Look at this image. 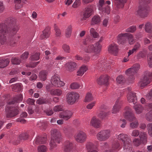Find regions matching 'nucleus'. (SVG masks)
<instances>
[{
  "mask_svg": "<svg viewBox=\"0 0 152 152\" xmlns=\"http://www.w3.org/2000/svg\"><path fill=\"white\" fill-rule=\"evenodd\" d=\"M23 100L22 95L21 94H19L18 96L14 97L12 100L10 101L8 104H12L15 103L19 102Z\"/></svg>",
  "mask_w": 152,
  "mask_h": 152,
  "instance_id": "nucleus-29",
  "label": "nucleus"
},
{
  "mask_svg": "<svg viewBox=\"0 0 152 152\" xmlns=\"http://www.w3.org/2000/svg\"><path fill=\"white\" fill-rule=\"evenodd\" d=\"M101 21L100 17L99 15H95L92 18L91 24L94 25L100 23Z\"/></svg>",
  "mask_w": 152,
  "mask_h": 152,
  "instance_id": "nucleus-36",
  "label": "nucleus"
},
{
  "mask_svg": "<svg viewBox=\"0 0 152 152\" xmlns=\"http://www.w3.org/2000/svg\"><path fill=\"white\" fill-rule=\"evenodd\" d=\"M126 81L125 79L122 75L118 76L116 78L117 82L119 84H123Z\"/></svg>",
  "mask_w": 152,
  "mask_h": 152,
  "instance_id": "nucleus-47",
  "label": "nucleus"
},
{
  "mask_svg": "<svg viewBox=\"0 0 152 152\" xmlns=\"http://www.w3.org/2000/svg\"><path fill=\"white\" fill-rule=\"evenodd\" d=\"M96 104V102L94 101L89 103L86 106V108L88 109L91 110L94 106Z\"/></svg>",
  "mask_w": 152,
  "mask_h": 152,
  "instance_id": "nucleus-63",
  "label": "nucleus"
},
{
  "mask_svg": "<svg viewBox=\"0 0 152 152\" xmlns=\"http://www.w3.org/2000/svg\"><path fill=\"white\" fill-rule=\"evenodd\" d=\"M54 28L55 32V35L56 36V37H61V33L60 29L56 24L54 25Z\"/></svg>",
  "mask_w": 152,
  "mask_h": 152,
  "instance_id": "nucleus-43",
  "label": "nucleus"
},
{
  "mask_svg": "<svg viewBox=\"0 0 152 152\" xmlns=\"http://www.w3.org/2000/svg\"><path fill=\"white\" fill-rule=\"evenodd\" d=\"M72 31V27L71 25H69L66 30L65 35L66 37L69 38L71 35Z\"/></svg>",
  "mask_w": 152,
  "mask_h": 152,
  "instance_id": "nucleus-39",
  "label": "nucleus"
},
{
  "mask_svg": "<svg viewBox=\"0 0 152 152\" xmlns=\"http://www.w3.org/2000/svg\"><path fill=\"white\" fill-rule=\"evenodd\" d=\"M37 150L38 152H46L47 148L45 145H39L37 148Z\"/></svg>",
  "mask_w": 152,
  "mask_h": 152,
  "instance_id": "nucleus-51",
  "label": "nucleus"
},
{
  "mask_svg": "<svg viewBox=\"0 0 152 152\" xmlns=\"http://www.w3.org/2000/svg\"><path fill=\"white\" fill-rule=\"evenodd\" d=\"M93 12L92 8L91 6L88 7L85 9L83 13V18L84 19L89 18L92 15Z\"/></svg>",
  "mask_w": 152,
  "mask_h": 152,
  "instance_id": "nucleus-26",
  "label": "nucleus"
},
{
  "mask_svg": "<svg viewBox=\"0 0 152 152\" xmlns=\"http://www.w3.org/2000/svg\"><path fill=\"white\" fill-rule=\"evenodd\" d=\"M10 61L8 59H0V67L4 68L6 67L9 64Z\"/></svg>",
  "mask_w": 152,
  "mask_h": 152,
  "instance_id": "nucleus-37",
  "label": "nucleus"
},
{
  "mask_svg": "<svg viewBox=\"0 0 152 152\" xmlns=\"http://www.w3.org/2000/svg\"><path fill=\"white\" fill-rule=\"evenodd\" d=\"M50 28L49 27H46L42 31V34L40 36V39H43L45 38H47L49 36L50 34Z\"/></svg>",
  "mask_w": 152,
  "mask_h": 152,
  "instance_id": "nucleus-24",
  "label": "nucleus"
},
{
  "mask_svg": "<svg viewBox=\"0 0 152 152\" xmlns=\"http://www.w3.org/2000/svg\"><path fill=\"white\" fill-rule=\"evenodd\" d=\"M8 28L5 23L0 24V46L3 45L7 41V34Z\"/></svg>",
  "mask_w": 152,
  "mask_h": 152,
  "instance_id": "nucleus-4",
  "label": "nucleus"
},
{
  "mask_svg": "<svg viewBox=\"0 0 152 152\" xmlns=\"http://www.w3.org/2000/svg\"><path fill=\"white\" fill-rule=\"evenodd\" d=\"M110 113V112L106 113L103 111H101L98 114L97 116L100 118H104L107 115H108Z\"/></svg>",
  "mask_w": 152,
  "mask_h": 152,
  "instance_id": "nucleus-50",
  "label": "nucleus"
},
{
  "mask_svg": "<svg viewBox=\"0 0 152 152\" xmlns=\"http://www.w3.org/2000/svg\"><path fill=\"white\" fill-rule=\"evenodd\" d=\"M111 136V131L109 129L101 130L96 135L97 139L100 141H104L108 140Z\"/></svg>",
  "mask_w": 152,
  "mask_h": 152,
  "instance_id": "nucleus-5",
  "label": "nucleus"
},
{
  "mask_svg": "<svg viewBox=\"0 0 152 152\" xmlns=\"http://www.w3.org/2000/svg\"><path fill=\"white\" fill-rule=\"evenodd\" d=\"M63 106L61 105H58L55 106L53 108L54 112H59L62 111L63 110Z\"/></svg>",
  "mask_w": 152,
  "mask_h": 152,
  "instance_id": "nucleus-61",
  "label": "nucleus"
},
{
  "mask_svg": "<svg viewBox=\"0 0 152 152\" xmlns=\"http://www.w3.org/2000/svg\"><path fill=\"white\" fill-rule=\"evenodd\" d=\"M94 99V97L91 94L88 93H87L84 100L85 102H89Z\"/></svg>",
  "mask_w": 152,
  "mask_h": 152,
  "instance_id": "nucleus-44",
  "label": "nucleus"
},
{
  "mask_svg": "<svg viewBox=\"0 0 152 152\" xmlns=\"http://www.w3.org/2000/svg\"><path fill=\"white\" fill-rule=\"evenodd\" d=\"M11 62L13 64H19L21 62L19 58H12L11 59Z\"/></svg>",
  "mask_w": 152,
  "mask_h": 152,
  "instance_id": "nucleus-56",
  "label": "nucleus"
},
{
  "mask_svg": "<svg viewBox=\"0 0 152 152\" xmlns=\"http://www.w3.org/2000/svg\"><path fill=\"white\" fill-rule=\"evenodd\" d=\"M145 30L148 33L152 31V24L150 22H147L145 25Z\"/></svg>",
  "mask_w": 152,
  "mask_h": 152,
  "instance_id": "nucleus-38",
  "label": "nucleus"
},
{
  "mask_svg": "<svg viewBox=\"0 0 152 152\" xmlns=\"http://www.w3.org/2000/svg\"><path fill=\"white\" fill-rule=\"evenodd\" d=\"M133 144L135 146H138L142 142L139 138L134 139L132 142Z\"/></svg>",
  "mask_w": 152,
  "mask_h": 152,
  "instance_id": "nucleus-57",
  "label": "nucleus"
},
{
  "mask_svg": "<svg viewBox=\"0 0 152 152\" xmlns=\"http://www.w3.org/2000/svg\"><path fill=\"white\" fill-rule=\"evenodd\" d=\"M127 33H121L119 34L117 36V40L119 43L123 44L126 43V36Z\"/></svg>",
  "mask_w": 152,
  "mask_h": 152,
  "instance_id": "nucleus-22",
  "label": "nucleus"
},
{
  "mask_svg": "<svg viewBox=\"0 0 152 152\" xmlns=\"http://www.w3.org/2000/svg\"><path fill=\"white\" fill-rule=\"evenodd\" d=\"M36 103L39 105H41L43 104H50L51 101L49 99H46L43 98H40L37 100Z\"/></svg>",
  "mask_w": 152,
  "mask_h": 152,
  "instance_id": "nucleus-34",
  "label": "nucleus"
},
{
  "mask_svg": "<svg viewBox=\"0 0 152 152\" xmlns=\"http://www.w3.org/2000/svg\"><path fill=\"white\" fill-rule=\"evenodd\" d=\"M103 37H101L99 41L96 43L95 44V45H96V46L97 48L99 50V51L101 52V48H102V45H101L100 43L102 42L103 40Z\"/></svg>",
  "mask_w": 152,
  "mask_h": 152,
  "instance_id": "nucleus-53",
  "label": "nucleus"
},
{
  "mask_svg": "<svg viewBox=\"0 0 152 152\" xmlns=\"http://www.w3.org/2000/svg\"><path fill=\"white\" fill-rule=\"evenodd\" d=\"M46 138L43 137L37 136L34 141V143L37 145L43 144L46 142Z\"/></svg>",
  "mask_w": 152,
  "mask_h": 152,
  "instance_id": "nucleus-30",
  "label": "nucleus"
},
{
  "mask_svg": "<svg viewBox=\"0 0 152 152\" xmlns=\"http://www.w3.org/2000/svg\"><path fill=\"white\" fill-rule=\"evenodd\" d=\"M151 2V0H139V5L137 13L141 18H144L147 16L148 13L145 5L150 3Z\"/></svg>",
  "mask_w": 152,
  "mask_h": 152,
  "instance_id": "nucleus-3",
  "label": "nucleus"
},
{
  "mask_svg": "<svg viewBox=\"0 0 152 152\" xmlns=\"http://www.w3.org/2000/svg\"><path fill=\"white\" fill-rule=\"evenodd\" d=\"M101 11L103 13L107 15L109 14L110 12V7L109 6L107 5L105 7L102 8V10Z\"/></svg>",
  "mask_w": 152,
  "mask_h": 152,
  "instance_id": "nucleus-54",
  "label": "nucleus"
},
{
  "mask_svg": "<svg viewBox=\"0 0 152 152\" xmlns=\"http://www.w3.org/2000/svg\"><path fill=\"white\" fill-rule=\"evenodd\" d=\"M136 26H132L127 28L126 30V31L127 32L133 33L136 31Z\"/></svg>",
  "mask_w": 152,
  "mask_h": 152,
  "instance_id": "nucleus-58",
  "label": "nucleus"
},
{
  "mask_svg": "<svg viewBox=\"0 0 152 152\" xmlns=\"http://www.w3.org/2000/svg\"><path fill=\"white\" fill-rule=\"evenodd\" d=\"M126 111L124 113L125 118L129 121H133L136 120V118L132 113L129 107H126L125 108Z\"/></svg>",
  "mask_w": 152,
  "mask_h": 152,
  "instance_id": "nucleus-11",
  "label": "nucleus"
},
{
  "mask_svg": "<svg viewBox=\"0 0 152 152\" xmlns=\"http://www.w3.org/2000/svg\"><path fill=\"white\" fill-rule=\"evenodd\" d=\"M123 102L122 100L119 97L116 100L115 103L113 106L111 110L112 114H116L120 111L121 106H122Z\"/></svg>",
  "mask_w": 152,
  "mask_h": 152,
  "instance_id": "nucleus-13",
  "label": "nucleus"
},
{
  "mask_svg": "<svg viewBox=\"0 0 152 152\" xmlns=\"http://www.w3.org/2000/svg\"><path fill=\"white\" fill-rule=\"evenodd\" d=\"M50 82L52 84L56 87H60L65 85V83L61 80L60 77L57 74H55L52 77Z\"/></svg>",
  "mask_w": 152,
  "mask_h": 152,
  "instance_id": "nucleus-8",
  "label": "nucleus"
},
{
  "mask_svg": "<svg viewBox=\"0 0 152 152\" xmlns=\"http://www.w3.org/2000/svg\"><path fill=\"white\" fill-rule=\"evenodd\" d=\"M62 48L64 51L67 53L70 52V48L69 46L66 44H64L62 45Z\"/></svg>",
  "mask_w": 152,
  "mask_h": 152,
  "instance_id": "nucleus-64",
  "label": "nucleus"
},
{
  "mask_svg": "<svg viewBox=\"0 0 152 152\" xmlns=\"http://www.w3.org/2000/svg\"><path fill=\"white\" fill-rule=\"evenodd\" d=\"M119 140L122 141L123 143V148L124 149L128 150V151H132V147L131 144L130 138L127 134L122 133L118 136Z\"/></svg>",
  "mask_w": 152,
  "mask_h": 152,
  "instance_id": "nucleus-2",
  "label": "nucleus"
},
{
  "mask_svg": "<svg viewBox=\"0 0 152 152\" xmlns=\"http://www.w3.org/2000/svg\"><path fill=\"white\" fill-rule=\"evenodd\" d=\"M22 89V87L21 84L17 83L13 85L12 86V90L15 92L20 91Z\"/></svg>",
  "mask_w": 152,
  "mask_h": 152,
  "instance_id": "nucleus-42",
  "label": "nucleus"
},
{
  "mask_svg": "<svg viewBox=\"0 0 152 152\" xmlns=\"http://www.w3.org/2000/svg\"><path fill=\"white\" fill-rule=\"evenodd\" d=\"M80 95L79 94L74 92H71L67 95L66 102L69 104H74L79 99Z\"/></svg>",
  "mask_w": 152,
  "mask_h": 152,
  "instance_id": "nucleus-7",
  "label": "nucleus"
},
{
  "mask_svg": "<svg viewBox=\"0 0 152 152\" xmlns=\"http://www.w3.org/2000/svg\"><path fill=\"white\" fill-rule=\"evenodd\" d=\"M134 108L137 114L141 113L143 109L142 107L139 104H137L135 105L134 107Z\"/></svg>",
  "mask_w": 152,
  "mask_h": 152,
  "instance_id": "nucleus-41",
  "label": "nucleus"
},
{
  "mask_svg": "<svg viewBox=\"0 0 152 152\" xmlns=\"http://www.w3.org/2000/svg\"><path fill=\"white\" fill-rule=\"evenodd\" d=\"M85 52L87 53H93L94 55H99L100 51L96 47L95 45H91L85 47L84 48Z\"/></svg>",
  "mask_w": 152,
  "mask_h": 152,
  "instance_id": "nucleus-10",
  "label": "nucleus"
},
{
  "mask_svg": "<svg viewBox=\"0 0 152 152\" xmlns=\"http://www.w3.org/2000/svg\"><path fill=\"white\" fill-rule=\"evenodd\" d=\"M66 66L67 70L70 72H72L77 68V64L73 62H68L66 64Z\"/></svg>",
  "mask_w": 152,
  "mask_h": 152,
  "instance_id": "nucleus-23",
  "label": "nucleus"
},
{
  "mask_svg": "<svg viewBox=\"0 0 152 152\" xmlns=\"http://www.w3.org/2000/svg\"><path fill=\"white\" fill-rule=\"evenodd\" d=\"M140 140L143 144H145L147 142L148 135L146 132H140L139 136Z\"/></svg>",
  "mask_w": 152,
  "mask_h": 152,
  "instance_id": "nucleus-25",
  "label": "nucleus"
},
{
  "mask_svg": "<svg viewBox=\"0 0 152 152\" xmlns=\"http://www.w3.org/2000/svg\"><path fill=\"white\" fill-rule=\"evenodd\" d=\"M127 0H113L114 4L118 8L123 7Z\"/></svg>",
  "mask_w": 152,
  "mask_h": 152,
  "instance_id": "nucleus-31",
  "label": "nucleus"
},
{
  "mask_svg": "<svg viewBox=\"0 0 152 152\" xmlns=\"http://www.w3.org/2000/svg\"><path fill=\"white\" fill-rule=\"evenodd\" d=\"M151 72H145L144 74V77L138 83L140 87L141 88L149 84L152 78L151 76Z\"/></svg>",
  "mask_w": 152,
  "mask_h": 152,
  "instance_id": "nucleus-6",
  "label": "nucleus"
},
{
  "mask_svg": "<svg viewBox=\"0 0 152 152\" xmlns=\"http://www.w3.org/2000/svg\"><path fill=\"white\" fill-rule=\"evenodd\" d=\"M62 131L63 133L66 135L72 134L73 132V129L71 127L68 126L64 127Z\"/></svg>",
  "mask_w": 152,
  "mask_h": 152,
  "instance_id": "nucleus-33",
  "label": "nucleus"
},
{
  "mask_svg": "<svg viewBox=\"0 0 152 152\" xmlns=\"http://www.w3.org/2000/svg\"><path fill=\"white\" fill-rule=\"evenodd\" d=\"M101 121L96 116H93L91 119L90 125L94 128L97 129L101 127Z\"/></svg>",
  "mask_w": 152,
  "mask_h": 152,
  "instance_id": "nucleus-16",
  "label": "nucleus"
},
{
  "mask_svg": "<svg viewBox=\"0 0 152 152\" xmlns=\"http://www.w3.org/2000/svg\"><path fill=\"white\" fill-rule=\"evenodd\" d=\"M112 148L114 150H119L121 148V147L119 142L118 141H115L112 144Z\"/></svg>",
  "mask_w": 152,
  "mask_h": 152,
  "instance_id": "nucleus-48",
  "label": "nucleus"
},
{
  "mask_svg": "<svg viewBox=\"0 0 152 152\" xmlns=\"http://www.w3.org/2000/svg\"><path fill=\"white\" fill-rule=\"evenodd\" d=\"M40 55V54L39 52L33 53L30 58L33 61H37L39 59Z\"/></svg>",
  "mask_w": 152,
  "mask_h": 152,
  "instance_id": "nucleus-46",
  "label": "nucleus"
},
{
  "mask_svg": "<svg viewBox=\"0 0 152 152\" xmlns=\"http://www.w3.org/2000/svg\"><path fill=\"white\" fill-rule=\"evenodd\" d=\"M87 137L86 134L83 131H80L75 136V138L77 142L83 143L86 141Z\"/></svg>",
  "mask_w": 152,
  "mask_h": 152,
  "instance_id": "nucleus-12",
  "label": "nucleus"
},
{
  "mask_svg": "<svg viewBox=\"0 0 152 152\" xmlns=\"http://www.w3.org/2000/svg\"><path fill=\"white\" fill-rule=\"evenodd\" d=\"M128 89L129 91L127 95V100L129 102L136 103L137 100V97L136 95V94L131 91L130 88H128Z\"/></svg>",
  "mask_w": 152,
  "mask_h": 152,
  "instance_id": "nucleus-17",
  "label": "nucleus"
},
{
  "mask_svg": "<svg viewBox=\"0 0 152 152\" xmlns=\"http://www.w3.org/2000/svg\"><path fill=\"white\" fill-rule=\"evenodd\" d=\"M51 140L50 142V149L52 151L57 147V144H59L62 141V135L58 129H53L50 131Z\"/></svg>",
  "mask_w": 152,
  "mask_h": 152,
  "instance_id": "nucleus-1",
  "label": "nucleus"
},
{
  "mask_svg": "<svg viewBox=\"0 0 152 152\" xmlns=\"http://www.w3.org/2000/svg\"><path fill=\"white\" fill-rule=\"evenodd\" d=\"M147 58L148 64L150 67H152V53L148 54Z\"/></svg>",
  "mask_w": 152,
  "mask_h": 152,
  "instance_id": "nucleus-62",
  "label": "nucleus"
},
{
  "mask_svg": "<svg viewBox=\"0 0 152 152\" xmlns=\"http://www.w3.org/2000/svg\"><path fill=\"white\" fill-rule=\"evenodd\" d=\"M108 51L110 54L114 56L116 55L118 51V45L115 43L110 44L108 47Z\"/></svg>",
  "mask_w": 152,
  "mask_h": 152,
  "instance_id": "nucleus-18",
  "label": "nucleus"
},
{
  "mask_svg": "<svg viewBox=\"0 0 152 152\" xmlns=\"http://www.w3.org/2000/svg\"><path fill=\"white\" fill-rule=\"evenodd\" d=\"M97 146L91 142H88L86 145V148L87 152H98L96 149Z\"/></svg>",
  "mask_w": 152,
  "mask_h": 152,
  "instance_id": "nucleus-19",
  "label": "nucleus"
},
{
  "mask_svg": "<svg viewBox=\"0 0 152 152\" xmlns=\"http://www.w3.org/2000/svg\"><path fill=\"white\" fill-rule=\"evenodd\" d=\"M80 86V85L78 83L74 82L70 84V88L72 89H76L79 88Z\"/></svg>",
  "mask_w": 152,
  "mask_h": 152,
  "instance_id": "nucleus-55",
  "label": "nucleus"
},
{
  "mask_svg": "<svg viewBox=\"0 0 152 152\" xmlns=\"http://www.w3.org/2000/svg\"><path fill=\"white\" fill-rule=\"evenodd\" d=\"M28 137L29 135L27 133H23L19 135L18 138L20 140H27Z\"/></svg>",
  "mask_w": 152,
  "mask_h": 152,
  "instance_id": "nucleus-49",
  "label": "nucleus"
},
{
  "mask_svg": "<svg viewBox=\"0 0 152 152\" xmlns=\"http://www.w3.org/2000/svg\"><path fill=\"white\" fill-rule=\"evenodd\" d=\"M88 69V67L85 65L82 66L79 69L77 72V75L78 76H82Z\"/></svg>",
  "mask_w": 152,
  "mask_h": 152,
  "instance_id": "nucleus-32",
  "label": "nucleus"
},
{
  "mask_svg": "<svg viewBox=\"0 0 152 152\" xmlns=\"http://www.w3.org/2000/svg\"><path fill=\"white\" fill-rule=\"evenodd\" d=\"M73 144L68 140L65 141L64 143V151L65 152H69L72 149Z\"/></svg>",
  "mask_w": 152,
  "mask_h": 152,
  "instance_id": "nucleus-21",
  "label": "nucleus"
},
{
  "mask_svg": "<svg viewBox=\"0 0 152 152\" xmlns=\"http://www.w3.org/2000/svg\"><path fill=\"white\" fill-rule=\"evenodd\" d=\"M72 114L73 113L72 111L66 110L65 111V114H60L59 115V117L65 120H67L71 118Z\"/></svg>",
  "mask_w": 152,
  "mask_h": 152,
  "instance_id": "nucleus-27",
  "label": "nucleus"
},
{
  "mask_svg": "<svg viewBox=\"0 0 152 152\" xmlns=\"http://www.w3.org/2000/svg\"><path fill=\"white\" fill-rule=\"evenodd\" d=\"M140 66L138 64H135L125 72L127 75H134L137 73L140 69Z\"/></svg>",
  "mask_w": 152,
  "mask_h": 152,
  "instance_id": "nucleus-14",
  "label": "nucleus"
},
{
  "mask_svg": "<svg viewBox=\"0 0 152 152\" xmlns=\"http://www.w3.org/2000/svg\"><path fill=\"white\" fill-rule=\"evenodd\" d=\"M48 74V72L47 70H42L39 73V77L41 80L44 81L47 79Z\"/></svg>",
  "mask_w": 152,
  "mask_h": 152,
  "instance_id": "nucleus-35",
  "label": "nucleus"
},
{
  "mask_svg": "<svg viewBox=\"0 0 152 152\" xmlns=\"http://www.w3.org/2000/svg\"><path fill=\"white\" fill-rule=\"evenodd\" d=\"M6 116L7 118H12L15 117L19 113V110L18 108L11 107L7 106L5 110Z\"/></svg>",
  "mask_w": 152,
  "mask_h": 152,
  "instance_id": "nucleus-9",
  "label": "nucleus"
},
{
  "mask_svg": "<svg viewBox=\"0 0 152 152\" xmlns=\"http://www.w3.org/2000/svg\"><path fill=\"white\" fill-rule=\"evenodd\" d=\"M148 133L149 135L152 137V123L148 124L147 126Z\"/></svg>",
  "mask_w": 152,
  "mask_h": 152,
  "instance_id": "nucleus-60",
  "label": "nucleus"
},
{
  "mask_svg": "<svg viewBox=\"0 0 152 152\" xmlns=\"http://www.w3.org/2000/svg\"><path fill=\"white\" fill-rule=\"evenodd\" d=\"M127 34L126 37L127 38L129 43L131 45L133 44L134 42L133 35L130 33H127Z\"/></svg>",
  "mask_w": 152,
  "mask_h": 152,
  "instance_id": "nucleus-52",
  "label": "nucleus"
},
{
  "mask_svg": "<svg viewBox=\"0 0 152 152\" xmlns=\"http://www.w3.org/2000/svg\"><path fill=\"white\" fill-rule=\"evenodd\" d=\"M90 34L94 38H99V34L96 32L95 29L93 28H90Z\"/></svg>",
  "mask_w": 152,
  "mask_h": 152,
  "instance_id": "nucleus-40",
  "label": "nucleus"
},
{
  "mask_svg": "<svg viewBox=\"0 0 152 152\" xmlns=\"http://www.w3.org/2000/svg\"><path fill=\"white\" fill-rule=\"evenodd\" d=\"M134 121V122H133L130 124V127L132 129L137 128L138 125V121L136 119Z\"/></svg>",
  "mask_w": 152,
  "mask_h": 152,
  "instance_id": "nucleus-59",
  "label": "nucleus"
},
{
  "mask_svg": "<svg viewBox=\"0 0 152 152\" xmlns=\"http://www.w3.org/2000/svg\"><path fill=\"white\" fill-rule=\"evenodd\" d=\"M16 37L15 36L9 34L7 44L12 47H15L16 44Z\"/></svg>",
  "mask_w": 152,
  "mask_h": 152,
  "instance_id": "nucleus-20",
  "label": "nucleus"
},
{
  "mask_svg": "<svg viewBox=\"0 0 152 152\" xmlns=\"http://www.w3.org/2000/svg\"><path fill=\"white\" fill-rule=\"evenodd\" d=\"M19 29V27L17 24L13 26L12 30L10 31L9 34L15 36L17 31Z\"/></svg>",
  "mask_w": 152,
  "mask_h": 152,
  "instance_id": "nucleus-45",
  "label": "nucleus"
},
{
  "mask_svg": "<svg viewBox=\"0 0 152 152\" xmlns=\"http://www.w3.org/2000/svg\"><path fill=\"white\" fill-rule=\"evenodd\" d=\"M50 94L53 96H60L63 94L62 91L59 88L52 89L50 91Z\"/></svg>",
  "mask_w": 152,
  "mask_h": 152,
  "instance_id": "nucleus-28",
  "label": "nucleus"
},
{
  "mask_svg": "<svg viewBox=\"0 0 152 152\" xmlns=\"http://www.w3.org/2000/svg\"><path fill=\"white\" fill-rule=\"evenodd\" d=\"M108 77L107 75H102L97 77L96 82L99 85H107L108 84Z\"/></svg>",
  "mask_w": 152,
  "mask_h": 152,
  "instance_id": "nucleus-15",
  "label": "nucleus"
}]
</instances>
